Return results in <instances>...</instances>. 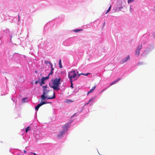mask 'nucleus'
Instances as JSON below:
<instances>
[{"label": "nucleus", "instance_id": "1", "mask_svg": "<svg viewBox=\"0 0 155 155\" xmlns=\"http://www.w3.org/2000/svg\"><path fill=\"white\" fill-rule=\"evenodd\" d=\"M43 93L41 96V100L45 99H53L55 97V93L52 90H49L47 89V86L43 87Z\"/></svg>", "mask_w": 155, "mask_h": 155}, {"label": "nucleus", "instance_id": "22", "mask_svg": "<svg viewBox=\"0 0 155 155\" xmlns=\"http://www.w3.org/2000/svg\"><path fill=\"white\" fill-rule=\"evenodd\" d=\"M51 71H52L53 70H54V68H53V65L52 64H51Z\"/></svg>", "mask_w": 155, "mask_h": 155}, {"label": "nucleus", "instance_id": "26", "mask_svg": "<svg viewBox=\"0 0 155 155\" xmlns=\"http://www.w3.org/2000/svg\"><path fill=\"white\" fill-rule=\"evenodd\" d=\"M52 74H53V71H51V72L48 75H49V76L50 75H52Z\"/></svg>", "mask_w": 155, "mask_h": 155}, {"label": "nucleus", "instance_id": "33", "mask_svg": "<svg viewBox=\"0 0 155 155\" xmlns=\"http://www.w3.org/2000/svg\"><path fill=\"white\" fill-rule=\"evenodd\" d=\"M105 25V22H104L103 24L104 25V26Z\"/></svg>", "mask_w": 155, "mask_h": 155}, {"label": "nucleus", "instance_id": "29", "mask_svg": "<svg viewBox=\"0 0 155 155\" xmlns=\"http://www.w3.org/2000/svg\"><path fill=\"white\" fill-rule=\"evenodd\" d=\"M32 154H33L34 155H37L35 153H31Z\"/></svg>", "mask_w": 155, "mask_h": 155}, {"label": "nucleus", "instance_id": "16", "mask_svg": "<svg viewBox=\"0 0 155 155\" xmlns=\"http://www.w3.org/2000/svg\"><path fill=\"white\" fill-rule=\"evenodd\" d=\"M49 75H48L46 77H42V78H44V79L45 80H47L49 78Z\"/></svg>", "mask_w": 155, "mask_h": 155}, {"label": "nucleus", "instance_id": "21", "mask_svg": "<svg viewBox=\"0 0 155 155\" xmlns=\"http://www.w3.org/2000/svg\"><path fill=\"white\" fill-rule=\"evenodd\" d=\"M134 0H128L127 2L128 3H130L131 2H132Z\"/></svg>", "mask_w": 155, "mask_h": 155}, {"label": "nucleus", "instance_id": "17", "mask_svg": "<svg viewBox=\"0 0 155 155\" xmlns=\"http://www.w3.org/2000/svg\"><path fill=\"white\" fill-rule=\"evenodd\" d=\"M111 5H110V6L109 7L108 9L107 10V12H106V13H105L106 14L107 13L109 12L110 11V9H111Z\"/></svg>", "mask_w": 155, "mask_h": 155}, {"label": "nucleus", "instance_id": "35", "mask_svg": "<svg viewBox=\"0 0 155 155\" xmlns=\"http://www.w3.org/2000/svg\"><path fill=\"white\" fill-rule=\"evenodd\" d=\"M37 72V71H35V73H36Z\"/></svg>", "mask_w": 155, "mask_h": 155}, {"label": "nucleus", "instance_id": "23", "mask_svg": "<svg viewBox=\"0 0 155 155\" xmlns=\"http://www.w3.org/2000/svg\"><path fill=\"white\" fill-rule=\"evenodd\" d=\"M39 81H40L39 79H38V80L36 81L35 82V84H37L39 82Z\"/></svg>", "mask_w": 155, "mask_h": 155}, {"label": "nucleus", "instance_id": "5", "mask_svg": "<svg viewBox=\"0 0 155 155\" xmlns=\"http://www.w3.org/2000/svg\"><path fill=\"white\" fill-rule=\"evenodd\" d=\"M142 45H140L137 48L135 51V54L138 56H139L140 54V50L141 49Z\"/></svg>", "mask_w": 155, "mask_h": 155}, {"label": "nucleus", "instance_id": "24", "mask_svg": "<svg viewBox=\"0 0 155 155\" xmlns=\"http://www.w3.org/2000/svg\"><path fill=\"white\" fill-rule=\"evenodd\" d=\"M66 102H67V103H69V102H72V101L71 100H67V101H66Z\"/></svg>", "mask_w": 155, "mask_h": 155}, {"label": "nucleus", "instance_id": "4", "mask_svg": "<svg viewBox=\"0 0 155 155\" xmlns=\"http://www.w3.org/2000/svg\"><path fill=\"white\" fill-rule=\"evenodd\" d=\"M130 59V56L129 55L127 56L126 58H123L120 61V63L121 64H124V63L126 62Z\"/></svg>", "mask_w": 155, "mask_h": 155}, {"label": "nucleus", "instance_id": "27", "mask_svg": "<svg viewBox=\"0 0 155 155\" xmlns=\"http://www.w3.org/2000/svg\"><path fill=\"white\" fill-rule=\"evenodd\" d=\"M93 98H91V99H90L89 101V103H90V102H91L92 100L93 99Z\"/></svg>", "mask_w": 155, "mask_h": 155}, {"label": "nucleus", "instance_id": "6", "mask_svg": "<svg viewBox=\"0 0 155 155\" xmlns=\"http://www.w3.org/2000/svg\"><path fill=\"white\" fill-rule=\"evenodd\" d=\"M47 103L45 102L44 101H41V102L39 104H38L37 106H36L35 107V109L36 110H38L39 108L42 105H43L46 104Z\"/></svg>", "mask_w": 155, "mask_h": 155}, {"label": "nucleus", "instance_id": "34", "mask_svg": "<svg viewBox=\"0 0 155 155\" xmlns=\"http://www.w3.org/2000/svg\"><path fill=\"white\" fill-rule=\"evenodd\" d=\"M18 19L19 20V15H18Z\"/></svg>", "mask_w": 155, "mask_h": 155}, {"label": "nucleus", "instance_id": "30", "mask_svg": "<svg viewBox=\"0 0 155 155\" xmlns=\"http://www.w3.org/2000/svg\"><path fill=\"white\" fill-rule=\"evenodd\" d=\"M104 89L103 90H102L101 91V93H102V92H103L104 91L105 89Z\"/></svg>", "mask_w": 155, "mask_h": 155}, {"label": "nucleus", "instance_id": "2", "mask_svg": "<svg viewBox=\"0 0 155 155\" xmlns=\"http://www.w3.org/2000/svg\"><path fill=\"white\" fill-rule=\"evenodd\" d=\"M60 81L61 78H56L54 80H52L49 84L50 86L55 90L57 91L59 90V85L61 84Z\"/></svg>", "mask_w": 155, "mask_h": 155}, {"label": "nucleus", "instance_id": "15", "mask_svg": "<svg viewBox=\"0 0 155 155\" xmlns=\"http://www.w3.org/2000/svg\"><path fill=\"white\" fill-rule=\"evenodd\" d=\"M30 130V128L29 127H28L25 129V132L27 133L28 130Z\"/></svg>", "mask_w": 155, "mask_h": 155}, {"label": "nucleus", "instance_id": "9", "mask_svg": "<svg viewBox=\"0 0 155 155\" xmlns=\"http://www.w3.org/2000/svg\"><path fill=\"white\" fill-rule=\"evenodd\" d=\"M45 80L44 79V78H42L41 79V81L39 83V84L40 86H41L42 84H45Z\"/></svg>", "mask_w": 155, "mask_h": 155}, {"label": "nucleus", "instance_id": "19", "mask_svg": "<svg viewBox=\"0 0 155 155\" xmlns=\"http://www.w3.org/2000/svg\"><path fill=\"white\" fill-rule=\"evenodd\" d=\"M143 63L142 62H139L138 63V64L139 65H143Z\"/></svg>", "mask_w": 155, "mask_h": 155}, {"label": "nucleus", "instance_id": "25", "mask_svg": "<svg viewBox=\"0 0 155 155\" xmlns=\"http://www.w3.org/2000/svg\"><path fill=\"white\" fill-rule=\"evenodd\" d=\"M27 99V98L26 97H25L22 99V101H24V102H25V101Z\"/></svg>", "mask_w": 155, "mask_h": 155}, {"label": "nucleus", "instance_id": "31", "mask_svg": "<svg viewBox=\"0 0 155 155\" xmlns=\"http://www.w3.org/2000/svg\"><path fill=\"white\" fill-rule=\"evenodd\" d=\"M24 153H26V151L25 150H24Z\"/></svg>", "mask_w": 155, "mask_h": 155}, {"label": "nucleus", "instance_id": "8", "mask_svg": "<svg viewBox=\"0 0 155 155\" xmlns=\"http://www.w3.org/2000/svg\"><path fill=\"white\" fill-rule=\"evenodd\" d=\"M96 87V86L95 85L87 93V95H88L89 94L92 93L93 92L94 90H95V88Z\"/></svg>", "mask_w": 155, "mask_h": 155}, {"label": "nucleus", "instance_id": "13", "mask_svg": "<svg viewBox=\"0 0 155 155\" xmlns=\"http://www.w3.org/2000/svg\"><path fill=\"white\" fill-rule=\"evenodd\" d=\"M59 67L60 68H62V65L61 63V60L60 59L59 60Z\"/></svg>", "mask_w": 155, "mask_h": 155}, {"label": "nucleus", "instance_id": "32", "mask_svg": "<svg viewBox=\"0 0 155 155\" xmlns=\"http://www.w3.org/2000/svg\"><path fill=\"white\" fill-rule=\"evenodd\" d=\"M89 103V102H88V103H86L85 104V105H87V104H88Z\"/></svg>", "mask_w": 155, "mask_h": 155}, {"label": "nucleus", "instance_id": "11", "mask_svg": "<svg viewBox=\"0 0 155 155\" xmlns=\"http://www.w3.org/2000/svg\"><path fill=\"white\" fill-rule=\"evenodd\" d=\"M69 125L68 124H65L63 127V128L64 129H67Z\"/></svg>", "mask_w": 155, "mask_h": 155}, {"label": "nucleus", "instance_id": "3", "mask_svg": "<svg viewBox=\"0 0 155 155\" xmlns=\"http://www.w3.org/2000/svg\"><path fill=\"white\" fill-rule=\"evenodd\" d=\"M68 76L70 81H74L78 78L77 77L76 79H75V78L76 77V74L74 71H72L70 72L68 74Z\"/></svg>", "mask_w": 155, "mask_h": 155}, {"label": "nucleus", "instance_id": "10", "mask_svg": "<svg viewBox=\"0 0 155 155\" xmlns=\"http://www.w3.org/2000/svg\"><path fill=\"white\" fill-rule=\"evenodd\" d=\"M120 79H121L120 78H117L116 80L114 81L112 83H113V84H116L117 82H118L119 81Z\"/></svg>", "mask_w": 155, "mask_h": 155}, {"label": "nucleus", "instance_id": "14", "mask_svg": "<svg viewBox=\"0 0 155 155\" xmlns=\"http://www.w3.org/2000/svg\"><path fill=\"white\" fill-rule=\"evenodd\" d=\"M83 29H74L73 30V31L75 32H77L81 31Z\"/></svg>", "mask_w": 155, "mask_h": 155}, {"label": "nucleus", "instance_id": "7", "mask_svg": "<svg viewBox=\"0 0 155 155\" xmlns=\"http://www.w3.org/2000/svg\"><path fill=\"white\" fill-rule=\"evenodd\" d=\"M65 132V131L64 130H62L60 132L59 134L58 135V137H62L63 135L64 134Z\"/></svg>", "mask_w": 155, "mask_h": 155}, {"label": "nucleus", "instance_id": "36", "mask_svg": "<svg viewBox=\"0 0 155 155\" xmlns=\"http://www.w3.org/2000/svg\"><path fill=\"white\" fill-rule=\"evenodd\" d=\"M91 104H92V103H91V104H90V105H91Z\"/></svg>", "mask_w": 155, "mask_h": 155}, {"label": "nucleus", "instance_id": "12", "mask_svg": "<svg viewBox=\"0 0 155 155\" xmlns=\"http://www.w3.org/2000/svg\"><path fill=\"white\" fill-rule=\"evenodd\" d=\"M77 73L78 74V78H79V76H80V75H84L85 76H87L88 74H90V73H87V74H82V73H81V74H79L78 73V72H77Z\"/></svg>", "mask_w": 155, "mask_h": 155}, {"label": "nucleus", "instance_id": "20", "mask_svg": "<svg viewBox=\"0 0 155 155\" xmlns=\"http://www.w3.org/2000/svg\"><path fill=\"white\" fill-rule=\"evenodd\" d=\"M71 81V87L72 88H73V83H72V82L73 81Z\"/></svg>", "mask_w": 155, "mask_h": 155}, {"label": "nucleus", "instance_id": "18", "mask_svg": "<svg viewBox=\"0 0 155 155\" xmlns=\"http://www.w3.org/2000/svg\"><path fill=\"white\" fill-rule=\"evenodd\" d=\"M45 64H49L50 65L51 64H52L50 61H45Z\"/></svg>", "mask_w": 155, "mask_h": 155}, {"label": "nucleus", "instance_id": "28", "mask_svg": "<svg viewBox=\"0 0 155 155\" xmlns=\"http://www.w3.org/2000/svg\"><path fill=\"white\" fill-rule=\"evenodd\" d=\"M113 84H113V83L112 82L110 84V86H111Z\"/></svg>", "mask_w": 155, "mask_h": 155}]
</instances>
